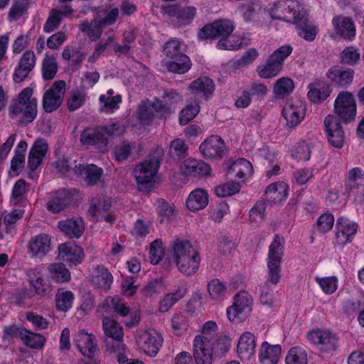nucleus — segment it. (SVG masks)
I'll return each instance as SVG.
<instances>
[{
    "label": "nucleus",
    "instance_id": "obj_17",
    "mask_svg": "<svg viewBox=\"0 0 364 364\" xmlns=\"http://www.w3.org/2000/svg\"><path fill=\"white\" fill-rule=\"evenodd\" d=\"M324 125L328 142L336 148H341L344 143V133L339 119L334 115H328Z\"/></svg>",
    "mask_w": 364,
    "mask_h": 364
},
{
    "label": "nucleus",
    "instance_id": "obj_55",
    "mask_svg": "<svg viewBox=\"0 0 364 364\" xmlns=\"http://www.w3.org/2000/svg\"><path fill=\"white\" fill-rule=\"evenodd\" d=\"M63 18V14L60 9H52L43 26L45 33H51L57 29Z\"/></svg>",
    "mask_w": 364,
    "mask_h": 364
},
{
    "label": "nucleus",
    "instance_id": "obj_34",
    "mask_svg": "<svg viewBox=\"0 0 364 364\" xmlns=\"http://www.w3.org/2000/svg\"><path fill=\"white\" fill-rule=\"evenodd\" d=\"M113 280L112 274L104 266L98 265L94 268L91 281L96 288L107 291L110 289Z\"/></svg>",
    "mask_w": 364,
    "mask_h": 364
},
{
    "label": "nucleus",
    "instance_id": "obj_8",
    "mask_svg": "<svg viewBox=\"0 0 364 364\" xmlns=\"http://www.w3.org/2000/svg\"><path fill=\"white\" fill-rule=\"evenodd\" d=\"M335 115L344 123H350L356 116V104L353 95L347 91L339 92L333 105Z\"/></svg>",
    "mask_w": 364,
    "mask_h": 364
},
{
    "label": "nucleus",
    "instance_id": "obj_58",
    "mask_svg": "<svg viewBox=\"0 0 364 364\" xmlns=\"http://www.w3.org/2000/svg\"><path fill=\"white\" fill-rule=\"evenodd\" d=\"M87 94L78 90L70 92L67 100V106L70 111H75L80 108L87 101Z\"/></svg>",
    "mask_w": 364,
    "mask_h": 364
},
{
    "label": "nucleus",
    "instance_id": "obj_50",
    "mask_svg": "<svg viewBox=\"0 0 364 364\" xmlns=\"http://www.w3.org/2000/svg\"><path fill=\"white\" fill-rule=\"evenodd\" d=\"M282 69V67L280 65L268 58L265 65L259 66L257 70L260 77L269 79L277 75Z\"/></svg>",
    "mask_w": 364,
    "mask_h": 364
},
{
    "label": "nucleus",
    "instance_id": "obj_60",
    "mask_svg": "<svg viewBox=\"0 0 364 364\" xmlns=\"http://www.w3.org/2000/svg\"><path fill=\"white\" fill-rule=\"evenodd\" d=\"M349 186L351 190L360 189L364 193V172L360 168H353L350 171Z\"/></svg>",
    "mask_w": 364,
    "mask_h": 364
},
{
    "label": "nucleus",
    "instance_id": "obj_52",
    "mask_svg": "<svg viewBox=\"0 0 364 364\" xmlns=\"http://www.w3.org/2000/svg\"><path fill=\"white\" fill-rule=\"evenodd\" d=\"M48 270L51 277L58 282H65L70 279V272L62 263L50 264Z\"/></svg>",
    "mask_w": 364,
    "mask_h": 364
},
{
    "label": "nucleus",
    "instance_id": "obj_56",
    "mask_svg": "<svg viewBox=\"0 0 364 364\" xmlns=\"http://www.w3.org/2000/svg\"><path fill=\"white\" fill-rule=\"evenodd\" d=\"M105 301L107 304L113 309L114 312L120 316L125 317L129 315L130 308L127 306V303L119 296L107 297Z\"/></svg>",
    "mask_w": 364,
    "mask_h": 364
},
{
    "label": "nucleus",
    "instance_id": "obj_12",
    "mask_svg": "<svg viewBox=\"0 0 364 364\" xmlns=\"http://www.w3.org/2000/svg\"><path fill=\"white\" fill-rule=\"evenodd\" d=\"M66 83L64 80L55 81L43 97V107L46 112H52L62 104L65 93Z\"/></svg>",
    "mask_w": 364,
    "mask_h": 364
},
{
    "label": "nucleus",
    "instance_id": "obj_1",
    "mask_svg": "<svg viewBox=\"0 0 364 364\" xmlns=\"http://www.w3.org/2000/svg\"><path fill=\"white\" fill-rule=\"evenodd\" d=\"M173 258L178 271L186 275L195 274L199 269L201 257L199 251L185 239H176L172 246Z\"/></svg>",
    "mask_w": 364,
    "mask_h": 364
},
{
    "label": "nucleus",
    "instance_id": "obj_41",
    "mask_svg": "<svg viewBox=\"0 0 364 364\" xmlns=\"http://www.w3.org/2000/svg\"><path fill=\"white\" fill-rule=\"evenodd\" d=\"M20 339L28 348L33 349H41L45 345L46 338L40 334L28 331L27 329H21Z\"/></svg>",
    "mask_w": 364,
    "mask_h": 364
},
{
    "label": "nucleus",
    "instance_id": "obj_9",
    "mask_svg": "<svg viewBox=\"0 0 364 364\" xmlns=\"http://www.w3.org/2000/svg\"><path fill=\"white\" fill-rule=\"evenodd\" d=\"M140 349L150 357H155L163 343V338L155 331H141L136 336Z\"/></svg>",
    "mask_w": 364,
    "mask_h": 364
},
{
    "label": "nucleus",
    "instance_id": "obj_18",
    "mask_svg": "<svg viewBox=\"0 0 364 364\" xmlns=\"http://www.w3.org/2000/svg\"><path fill=\"white\" fill-rule=\"evenodd\" d=\"M225 149L224 141L218 135L208 137L199 147L203 156L207 159H221L224 155Z\"/></svg>",
    "mask_w": 364,
    "mask_h": 364
},
{
    "label": "nucleus",
    "instance_id": "obj_57",
    "mask_svg": "<svg viewBox=\"0 0 364 364\" xmlns=\"http://www.w3.org/2000/svg\"><path fill=\"white\" fill-rule=\"evenodd\" d=\"M184 44L183 42L176 39L168 41L164 46V53L170 59L181 57V55H185Z\"/></svg>",
    "mask_w": 364,
    "mask_h": 364
},
{
    "label": "nucleus",
    "instance_id": "obj_33",
    "mask_svg": "<svg viewBox=\"0 0 364 364\" xmlns=\"http://www.w3.org/2000/svg\"><path fill=\"white\" fill-rule=\"evenodd\" d=\"M59 229L70 238H79L82 235L85 226L82 218H70L58 223Z\"/></svg>",
    "mask_w": 364,
    "mask_h": 364
},
{
    "label": "nucleus",
    "instance_id": "obj_49",
    "mask_svg": "<svg viewBox=\"0 0 364 364\" xmlns=\"http://www.w3.org/2000/svg\"><path fill=\"white\" fill-rule=\"evenodd\" d=\"M30 0H14L8 13V19L15 21L19 19L28 9Z\"/></svg>",
    "mask_w": 364,
    "mask_h": 364
},
{
    "label": "nucleus",
    "instance_id": "obj_37",
    "mask_svg": "<svg viewBox=\"0 0 364 364\" xmlns=\"http://www.w3.org/2000/svg\"><path fill=\"white\" fill-rule=\"evenodd\" d=\"M208 203V194L204 189L196 188L188 196L186 200L187 208L192 211L205 208Z\"/></svg>",
    "mask_w": 364,
    "mask_h": 364
},
{
    "label": "nucleus",
    "instance_id": "obj_38",
    "mask_svg": "<svg viewBox=\"0 0 364 364\" xmlns=\"http://www.w3.org/2000/svg\"><path fill=\"white\" fill-rule=\"evenodd\" d=\"M252 166L247 160L240 158L235 161L228 171V175L231 178L244 179L252 174Z\"/></svg>",
    "mask_w": 364,
    "mask_h": 364
},
{
    "label": "nucleus",
    "instance_id": "obj_35",
    "mask_svg": "<svg viewBox=\"0 0 364 364\" xmlns=\"http://www.w3.org/2000/svg\"><path fill=\"white\" fill-rule=\"evenodd\" d=\"M327 77L338 86L346 87L353 82L354 71L350 68L342 70L332 67L327 73Z\"/></svg>",
    "mask_w": 364,
    "mask_h": 364
},
{
    "label": "nucleus",
    "instance_id": "obj_21",
    "mask_svg": "<svg viewBox=\"0 0 364 364\" xmlns=\"http://www.w3.org/2000/svg\"><path fill=\"white\" fill-rule=\"evenodd\" d=\"M332 25L336 35L343 39L352 41L356 33L355 26L353 19L343 15L335 16Z\"/></svg>",
    "mask_w": 364,
    "mask_h": 364
},
{
    "label": "nucleus",
    "instance_id": "obj_2",
    "mask_svg": "<svg viewBox=\"0 0 364 364\" xmlns=\"http://www.w3.org/2000/svg\"><path fill=\"white\" fill-rule=\"evenodd\" d=\"M33 89L30 87L24 88L16 100L9 106V117L17 120L20 124L31 123L36 117L38 101L36 98L31 97Z\"/></svg>",
    "mask_w": 364,
    "mask_h": 364
},
{
    "label": "nucleus",
    "instance_id": "obj_28",
    "mask_svg": "<svg viewBox=\"0 0 364 364\" xmlns=\"http://www.w3.org/2000/svg\"><path fill=\"white\" fill-rule=\"evenodd\" d=\"M181 170L186 176H205L210 173V167L203 161L189 158L183 162Z\"/></svg>",
    "mask_w": 364,
    "mask_h": 364
},
{
    "label": "nucleus",
    "instance_id": "obj_31",
    "mask_svg": "<svg viewBox=\"0 0 364 364\" xmlns=\"http://www.w3.org/2000/svg\"><path fill=\"white\" fill-rule=\"evenodd\" d=\"M298 35L306 41H313L317 35L318 27L309 21L306 12L300 16L294 23Z\"/></svg>",
    "mask_w": 364,
    "mask_h": 364
},
{
    "label": "nucleus",
    "instance_id": "obj_30",
    "mask_svg": "<svg viewBox=\"0 0 364 364\" xmlns=\"http://www.w3.org/2000/svg\"><path fill=\"white\" fill-rule=\"evenodd\" d=\"M72 201L70 193L65 189L56 191L51 199L47 203V209L53 213H58L65 210Z\"/></svg>",
    "mask_w": 364,
    "mask_h": 364
},
{
    "label": "nucleus",
    "instance_id": "obj_27",
    "mask_svg": "<svg viewBox=\"0 0 364 364\" xmlns=\"http://www.w3.org/2000/svg\"><path fill=\"white\" fill-rule=\"evenodd\" d=\"M80 141L85 146L103 149L107 144V138L104 136L102 129L98 127L85 129L80 135Z\"/></svg>",
    "mask_w": 364,
    "mask_h": 364
},
{
    "label": "nucleus",
    "instance_id": "obj_43",
    "mask_svg": "<svg viewBox=\"0 0 364 364\" xmlns=\"http://www.w3.org/2000/svg\"><path fill=\"white\" fill-rule=\"evenodd\" d=\"M74 299V294L71 291L59 289L55 297L56 309L61 312L68 311L73 306Z\"/></svg>",
    "mask_w": 364,
    "mask_h": 364
},
{
    "label": "nucleus",
    "instance_id": "obj_42",
    "mask_svg": "<svg viewBox=\"0 0 364 364\" xmlns=\"http://www.w3.org/2000/svg\"><path fill=\"white\" fill-rule=\"evenodd\" d=\"M58 70V65L56 57L46 53L41 66L43 79L46 81L53 80L55 77Z\"/></svg>",
    "mask_w": 364,
    "mask_h": 364
},
{
    "label": "nucleus",
    "instance_id": "obj_11",
    "mask_svg": "<svg viewBox=\"0 0 364 364\" xmlns=\"http://www.w3.org/2000/svg\"><path fill=\"white\" fill-rule=\"evenodd\" d=\"M252 304V299L248 293L245 291L238 293L235 296L232 305L226 310L228 319L231 321L242 319L251 311Z\"/></svg>",
    "mask_w": 364,
    "mask_h": 364
},
{
    "label": "nucleus",
    "instance_id": "obj_29",
    "mask_svg": "<svg viewBox=\"0 0 364 364\" xmlns=\"http://www.w3.org/2000/svg\"><path fill=\"white\" fill-rule=\"evenodd\" d=\"M48 144L43 139H38L33 143L28 159V166L31 170H36L41 164L48 151Z\"/></svg>",
    "mask_w": 364,
    "mask_h": 364
},
{
    "label": "nucleus",
    "instance_id": "obj_14",
    "mask_svg": "<svg viewBox=\"0 0 364 364\" xmlns=\"http://www.w3.org/2000/svg\"><path fill=\"white\" fill-rule=\"evenodd\" d=\"M166 13L175 26L181 27L191 23L196 16V8L174 5L169 6Z\"/></svg>",
    "mask_w": 364,
    "mask_h": 364
},
{
    "label": "nucleus",
    "instance_id": "obj_10",
    "mask_svg": "<svg viewBox=\"0 0 364 364\" xmlns=\"http://www.w3.org/2000/svg\"><path fill=\"white\" fill-rule=\"evenodd\" d=\"M235 29L233 22L229 19H219L207 24L199 30L198 36L200 39L228 37Z\"/></svg>",
    "mask_w": 364,
    "mask_h": 364
},
{
    "label": "nucleus",
    "instance_id": "obj_48",
    "mask_svg": "<svg viewBox=\"0 0 364 364\" xmlns=\"http://www.w3.org/2000/svg\"><path fill=\"white\" fill-rule=\"evenodd\" d=\"M294 89V84L291 78L281 77L276 81L273 92L277 97L284 98L291 93Z\"/></svg>",
    "mask_w": 364,
    "mask_h": 364
},
{
    "label": "nucleus",
    "instance_id": "obj_32",
    "mask_svg": "<svg viewBox=\"0 0 364 364\" xmlns=\"http://www.w3.org/2000/svg\"><path fill=\"white\" fill-rule=\"evenodd\" d=\"M282 348L279 345H271L267 341L262 343L259 359L262 364H277L280 358Z\"/></svg>",
    "mask_w": 364,
    "mask_h": 364
},
{
    "label": "nucleus",
    "instance_id": "obj_4",
    "mask_svg": "<svg viewBox=\"0 0 364 364\" xmlns=\"http://www.w3.org/2000/svg\"><path fill=\"white\" fill-rule=\"evenodd\" d=\"M284 238L275 234L269 246L267 257L268 281L274 285L281 279V262L284 255Z\"/></svg>",
    "mask_w": 364,
    "mask_h": 364
},
{
    "label": "nucleus",
    "instance_id": "obj_24",
    "mask_svg": "<svg viewBox=\"0 0 364 364\" xmlns=\"http://www.w3.org/2000/svg\"><path fill=\"white\" fill-rule=\"evenodd\" d=\"M74 342L79 351L85 356L91 358L97 348L95 336L85 330H80L74 336Z\"/></svg>",
    "mask_w": 364,
    "mask_h": 364
},
{
    "label": "nucleus",
    "instance_id": "obj_63",
    "mask_svg": "<svg viewBox=\"0 0 364 364\" xmlns=\"http://www.w3.org/2000/svg\"><path fill=\"white\" fill-rule=\"evenodd\" d=\"M240 189V186L238 183L231 181L216 187L215 192L218 197L225 198L235 194Z\"/></svg>",
    "mask_w": 364,
    "mask_h": 364
},
{
    "label": "nucleus",
    "instance_id": "obj_45",
    "mask_svg": "<svg viewBox=\"0 0 364 364\" xmlns=\"http://www.w3.org/2000/svg\"><path fill=\"white\" fill-rule=\"evenodd\" d=\"M186 286L182 285L175 292L166 294L160 301L159 311L163 313L168 311L179 299L186 294Z\"/></svg>",
    "mask_w": 364,
    "mask_h": 364
},
{
    "label": "nucleus",
    "instance_id": "obj_5",
    "mask_svg": "<svg viewBox=\"0 0 364 364\" xmlns=\"http://www.w3.org/2000/svg\"><path fill=\"white\" fill-rule=\"evenodd\" d=\"M273 19L294 23L306 12L297 0H278L269 11Z\"/></svg>",
    "mask_w": 364,
    "mask_h": 364
},
{
    "label": "nucleus",
    "instance_id": "obj_61",
    "mask_svg": "<svg viewBox=\"0 0 364 364\" xmlns=\"http://www.w3.org/2000/svg\"><path fill=\"white\" fill-rule=\"evenodd\" d=\"M29 190V186L23 179H18L12 189L11 198L16 203H20L24 200Z\"/></svg>",
    "mask_w": 364,
    "mask_h": 364
},
{
    "label": "nucleus",
    "instance_id": "obj_59",
    "mask_svg": "<svg viewBox=\"0 0 364 364\" xmlns=\"http://www.w3.org/2000/svg\"><path fill=\"white\" fill-rule=\"evenodd\" d=\"M200 111V106L198 101L191 102L183 108L180 113L179 122L182 125L188 124L196 117Z\"/></svg>",
    "mask_w": 364,
    "mask_h": 364
},
{
    "label": "nucleus",
    "instance_id": "obj_15",
    "mask_svg": "<svg viewBox=\"0 0 364 364\" xmlns=\"http://www.w3.org/2000/svg\"><path fill=\"white\" fill-rule=\"evenodd\" d=\"M306 106L300 100L288 102L282 109V114L289 127L297 126L304 118Z\"/></svg>",
    "mask_w": 364,
    "mask_h": 364
},
{
    "label": "nucleus",
    "instance_id": "obj_25",
    "mask_svg": "<svg viewBox=\"0 0 364 364\" xmlns=\"http://www.w3.org/2000/svg\"><path fill=\"white\" fill-rule=\"evenodd\" d=\"M256 337L250 332L243 333L238 341L237 353L245 360H250L255 353Z\"/></svg>",
    "mask_w": 364,
    "mask_h": 364
},
{
    "label": "nucleus",
    "instance_id": "obj_13",
    "mask_svg": "<svg viewBox=\"0 0 364 364\" xmlns=\"http://www.w3.org/2000/svg\"><path fill=\"white\" fill-rule=\"evenodd\" d=\"M336 227L333 245L339 247L351 242L358 230V225L345 217H341L337 220Z\"/></svg>",
    "mask_w": 364,
    "mask_h": 364
},
{
    "label": "nucleus",
    "instance_id": "obj_53",
    "mask_svg": "<svg viewBox=\"0 0 364 364\" xmlns=\"http://www.w3.org/2000/svg\"><path fill=\"white\" fill-rule=\"evenodd\" d=\"M267 203L264 200H258L250 210L249 218L250 222L262 223L266 217Z\"/></svg>",
    "mask_w": 364,
    "mask_h": 364
},
{
    "label": "nucleus",
    "instance_id": "obj_39",
    "mask_svg": "<svg viewBox=\"0 0 364 364\" xmlns=\"http://www.w3.org/2000/svg\"><path fill=\"white\" fill-rule=\"evenodd\" d=\"M189 87L195 95L207 97L213 93L215 83L208 77H201L192 82Z\"/></svg>",
    "mask_w": 364,
    "mask_h": 364
},
{
    "label": "nucleus",
    "instance_id": "obj_22",
    "mask_svg": "<svg viewBox=\"0 0 364 364\" xmlns=\"http://www.w3.org/2000/svg\"><path fill=\"white\" fill-rule=\"evenodd\" d=\"M58 257L70 265H75L81 262L83 257V250L75 242L63 243L58 246Z\"/></svg>",
    "mask_w": 364,
    "mask_h": 364
},
{
    "label": "nucleus",
    "instance_id": "obj_3",
    "mask_svg": "<svg viewBox=\"0 0 364 364\" xmlns=\"http://www.w3.org/2000/svg\"><path fill=\"white\" fill-rule=\"evenodd\" d=\"M218 331L215 321L206 322L202 328V335L196 336L193 341V355L196 364H210V342Z\"/></svg>",
    "mask_w": 364,
    "mask_h": 364
},
{
    "label": "nucleus",
    "instance_id": "obj_7",
    "mask_svg": "<svg viewBox=\"0 0 364 364\" xmlns=\"http://www.w3.org/2000/svg\"><path fill=\"white\" fill-rule=\"evenodd\" d=\"M102 328L105 336L111 339L106 341L107 349L110 352L126 351L123 328L120 323L110 317H105L102 320Z\"/></svg>",
    "mask_w": 364,
    "mask_h": 364
},
{
    "label": "nucleus",
    "instance_id": "obj_46",
    "mask_svg": "<svg viewBox=\"0 0 364 364\" xmlns=\"http://www.w3.org/2000/svg\"><path fill=\"white\" fill-rule=\"evenodd\" d=\"M191 66L190 58L186 55H181V57L172 58L166 63L168 71L183 74L188 72Z\"/></svg>",
    "mask_w": 364,
    "mask_h": 364
},
{
    "label": "nucleus",
    "instance_id": "obj_16",
    "mask_svg": "<svg viewBox=\"0 0 364 364\" xmlns=\"http://www.w3.org/2000/svg\"><path fill=\"white\" fill-rule=\"evenodd\" d=\"M308 338L323 352H331L336 350L337 339L329 331L317 329L310 331Z\"/></svg>",
    "mask_w": 364,
    "mask_h": 364
},
{
    "label": "nucleus",
    "instance_id": "obj_23",
    "mask_svg": "<svg viewBox=\"0 0 364 364\" xmlns=\"http://www.w3.org/2000/svg\"><path fill=\"white\" fill-rule=\"evenodd\" d=\"M36 60V58L33 51L27 50L23 54L13 75L15 82H21L28 77L29 73L35 67Z\"/></svg>",
    "mask_w": 364,
    "mask_h": 364
},
{
    "label": "nucleus",
    "instance_id": "obj_64",
    "mask_svg": "<svg viewBox=\"0 0 364 364\" xmlns=\"http://www.w3.org/2000/svg\"><path fill=\"white\" fill-rule=\"evenodd\" d=\"M316 280L322 289L323 291L327 294L334 293L338 288V279L336 277H326L323 278L316 277Z\"/></svg>",
    "mask_w": 364,
    "mask_h": 364
},
{
    "label": "nucleus",
    "instance_id": "obj_54",
    "mask_svg": "<svg viewBox=\"0 0 364 364\" xmlns=\"http://www.w3.org/2000/svg\"><path fill=\"white\" fill-rule=\"evenodd\" d=\"M287 364H307V353L300 347L289 349L285 358Z\"/></svg>",
    "mask_w": 364,
    "mask_h": 364
},
{
    "label": "nucleus",
    "instance_id": "obj_44",
    "mask_svg": "<svg viewBox=\"0 0 364 364\" xmlns=\"http://www.w3.org/2000/svg\"><path fill=\"white\" fill-rule=\"evenodd\" d=\"M104 27L99 18L96 17L90 22L85 21L81 23L80 28L92 41H95L100 38Z\"/></svg>",
    "mask_w": 364,
    "mask_h": 364
},
{
    "label": "nucleus",
    "instance_id": "obj_47",
    "mask_svg": "<svg viewBox=\"0 0 364 364\" xmlns=\"http://www.w3.org/2000/svg\"><path fill=\"white\" fill-rule=\"evenodd\" d=\"M288 185L283 181H277L269 184L266 190L265 194L269 196L271 194L275 195V196L270 198L275 201H281L287 198L288 195Z\"/></svg>",
    "mask_w": 364,
    "mask_h": 364
},
{
    "label": "nucleus",
    "instance_id": "obj_40",
    "mask_svg": "<svg viewBox=\"0 0 364 364\" xmlns=\"http://www.w3.org/2000/svg\"><path fill=\"white\" fill-rule=\"evenodd\" d=\"M29 282L35 290V294L44 296L48 293L50 286L46 279L36 269H31L28 273Z\"/></svg>",
    "mask_w": 364,
    "mask_h": 364
},
{
    "label": "nucleus",
    "instance_id": "obj_26",
    "mask_svg": "<svg viewBox=\"0 0 364 364\" xmlns=\"http://www.w3.org/2000/svg\"><path fill=\"white\" fill-rule=\"evenodd\" d=\"M73 171L77 176L85 174V181L89 186H94L100 182L104 172L102 168L92 164L87 165L75 164Z\"/></svg>",
    "mask_w": 364,
    "mask_h": 364
},
{
    "label": "nucleus",
    "instance_id": "obj_62",
    "mask_svg": "<svg viewBox=\"0 0 364 364\" xmlns=\"http://www.w3.org/2000/svg\"><path fill=\"white\" fill-rule=\"evenodd\" d=\"M149 254L151 262L154 264H157L162 259L164 252L161 240L156 239L150 244Z\"/></svg>",
    "mask_w": 364,
    "mask_h": 364
},
{
    "label": "nucleus",
    "instance_id": "obj_36",
    "mask_svg": "<svg viewBox=\"0 0 364 364\" xmlns=\"http://www.w3.org/2000/svg\"><path fill=\"white\" fill-rule=\"evenodd\" d=\"M308 98L314 103H321L330 95V87L324 82H316L308 85Z\"/></svg>",
    "mask_w": 364,
    "mask_h": 364
},
{
    "label": "nucleus",
    "instance_id": "obj_19",
    "mask_svg": "<svg viewBox=\"0 0 364 364\" xmlns=\"http://www.w3.org/2000/svg\"><path fill=\"white\" fill-rule=\"evenodd\" d=\"M51 250V237L46 233H41L32 237L28 243V253L32 257L41 258Z\"/></svg>",
    "mask_w": 364,
    "mask_h": 364
},
{
    "label": "nucleus",
    "instance_id": "obj_20",
    "mask_svg": "<svg viewBox=\"0 0 364 364\" xmlns=\"http://www.w3.org/2000/svg\"><path fill=\"white\" fill-rule=\"evenodd\" d=\"M166 110L167 106L159 100L143 102L138 107L137 116L142 124H149L156 114H163Z\"/></svg>",
    "mask_w": 364,
    "mask_h": 364
},
{
    "label": "nucleus",
    "instance_id": "obj_6",
    "mask_svg": "<svg viewBox=\"0 0 364 364\" xmlns=\"http://www.w3.org/2000/svg\"><path fill=\"white\" fill-rule=\"evenodd\" d=\"M159 168V161L156 159L146 160L136 165L133 176L140 191H148L153 187Z\"/></svg>",
    "mask_w": 364,
    "mask_h": 364
},
{
    "label": "nucleus",
    "instance_id": "obj_51",
    "mask_svg": "<svg viewBox=\"0 0 364 364\" xmlns=\"http://www.w3.org/2000/svg\"><path fill=\"white\" fill-rule=\"evenodd\" d=\"M207 289L210 298L216 301L223 300L227 293L225 284L218 279H213L209 282Z\"/></svg>",
    "mask_w": 364,
    "mask_h": 364
}]
</instances>
